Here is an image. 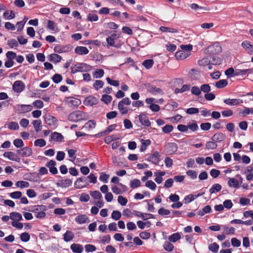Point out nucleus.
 I'll use <instances>...</instances> for the list:
<instances>
[{"instance_id":"nucleus-58","label":"nucleus","mask_w":253,"mask_h":253,"mask_svg":"<svg viewBox=\"0 0 253 253\" xmlns=\"http://www.w3.org/2000/svg\"><path fill=\"white\" fill-rule=\"evenodd\" d=\"M145 186L152 190H155L157 187L156 184L152 180L147 181Z\"/></svg>"},{"instance_id":"nucleus-21","label":"nucleus","mask_w":253,"mask_h":253,"mask_svg":"<svg viewBox=\"0 0 253 253\" xmlns=\"http://www.w3.org/2000/svg\"><path fill=\"white\" fill-rule=\"evenodd\" d=\"M70 248L73 252L75 253H82L84 248L82 245L74 243L70 246Z\"/></svg>"},{"instance_id":"nucleus-59","label":"nucleus","mask_w":253,"mask_h":253,"mask_svg":"<svg viewBox=\"0 0 253 253\" xmlns=\"http://www.w3.org/2000/svg\"><path fill=\"white\" fill-rule=\"evenodd\" d=\"M7 44L10 48H12L13 47L18 46V43L16 40L13 39L9 40L7 41Z\"/></svg>"},{"instance_id":"nucleus-37","label":"nucleus","mask_w":253,"mask_h":253,"mask_svg":"<svg viewBox=\"0 0 253 253\" xmlns=\"http://www.w3.org/2000/svg\"><path fill=\"white\" fill-rule=\"evenodd\" d=\"M228 84V82L226 80L222 79L217 82L215 83V86L217 88H222L225 87Z\"/></svg>"},{"instance_id":"nucleus-24","label":"nucleus","mask_w":253,"mask_h":253,"mask_svg":"<svg viewBox=\"0 0 253 253\" xmlns=\"http://www.w3.org/2000/svg\"><path fill=\"white\" fill-rule=\"evenodd\" d=\"M72 184V181L70 179H66L64 180H61L59 181V183H57L58 185L62 188H67L71 186Z\"/></svg>"},{"instance_id":"nucleus-50","label":"nucleus","mask_w":253,"mask_h":253,"mask_svg":"<svg viewBox=\"0 0 253 253\" xmlns=\"http://www.w3.org/2000/svg\"><path fill=\"white\" fill-rule=\"evenodd\" d=\"M201 91H203L204 93H209L211 90V86L209 84H202L201 87Z\"/></svg>"},{"instance_id":"nucleus-30","label":"nucleus","mask_w":253,"mask_h":253,"mask_svg":"<svg viewBox=\"0 0 253 253\" xmlns=\"http://www.w3.org/2000/svg\"><path fill=\"white\" fill-rule=\"evenodd\" d=\"M50 137L51 139L58 142L61 141L62 139H63V135L60 133L57 132L52 133Z\"/></svg>"},{"instance_id":"nucleus-63","label":"nucleus","mask_w":253,"mask_h":253,"mask_svg":"<svg viewBox=\"0 0 253 253\" xmlns=\"http://www.w3.org/2000/svg\"><path fill=\"white\" fill-rule=\"evenodd\" d=\"M173 129V127L172 125H167L162 128V130L165 133H169L171 132Z\"/></svg>"},{"instance_id":"nucleus-36","label":"nucleus","mask_w":253,"mask_h":253,"mask_svg":"<svg viewBox=\"0 0 253 253\" xmlns=\"http://www.w3.org/2000/svg\"><path fill=\"white\" fill-rule=\"evenodd\" d=\"M160 30L163 32H169L172 33H177L178 31L175 28L167 27L165 26H161L160 28Z\"/></svg>"},{"instance_id":"nucleus-32","label":"nucleus","mask_w":253,"mask_h":253,"mask_svg":"<svg viewBox=\"0 0 253 253\" xmlns=\"http://www.w3.org/2000/svg\"><path fill=\"white\" fill-rule=\"evenodd\" d=\"M221 188L222 186L220 184L215 183L212 185L211 187L209 190V192L211 194L212 193L220 191Z\"/></svg>"},{"instance_id":"nucleus-14","label":"nucleus","mask_w":253,"mask_h":253,"mask_svg":"<svg viewBox=\"0 0 253 253\" xmlns=\"http://www.w3.org/2000/svg\"><path fill=\"white\" fill-rule=\"evenodd\" d=\"M120 37L119 34L115 33H113L111 35L106 39V42L109 46L116 47L115 45V41Z\"/></svg>"},{"instance_id":"nucleus-7","label":"nucleus","mask_w":253,"mask_h":253,"mask_svg":"<svg viewBox=\"0 0 253 253\" xmlns=\"http://www.w3.org/2000/svg\"><path fill=\"white\" fill-rule=\"evenodd\" d=\"M89 185L86 177H79L75 182L74 186L77 189H81Z\"/></svg>"},{"instance_id":"nucleus-11","label":"nucleus","mask_w":253,"mask_h":253,"mask_svg":"<svg viewBox=\"0 0 253 253\" xmlns=\"http://www.w3.org/2000/svg\"><path fill=\"white\" fill-rule=\"evenodd\" d=\"M160 154L158 151H155L153 154L150 155L147 158V161L151 162L155 165H158L160 160Z\"/></svg>"},{"instance_id":"nucleus-22","label":"nucleus","mask_w":253,"mask_h":253,"mask_svg":"<svg viewBox=\"0 0 253 253\" xmlns=\"http://www.w3.org/2000/svg\"><path fill=\"white\" fill-rule=\"evenodd\" d=\"M75 52L79 55H85L88 53L89 50L86 47L79 46L75 48Z\"/></svg>"},{"instance_id":"nucleus-41","label":"nucleus","mask_w":253,"mask_h":253,"mask_svg":"<svg viewBox=\"0 0 253 253\" xmlns=\"http://www.w3.org/2000/svg\"><path fill=\"white\" fill-rule=\"evenodd\" d=\"M141 182L138 179H134L130 181V186L132 188H136L140 186Z\"/></svg>"},{"instance_id":"nucleus-27","label":"nucleus","mask_w":253,"mask_h":253,"mask_svg":"<svg viewBox=\"0 0 253 253\" xmlns=\"http://www.w3.org/2000/svg\"><path fill=\"white\" fill-rule=\"evenodd\" d=\"M166 174V172L165 171H159V172H155L154 175L156 176L155 178V181L158 184H160L162 183L163 181L162 176H164Z\"/></svg>"},{"instance_id":"nucleus-17","label":"nucleus","mask_w":253,"mask_h":253,"mask_svg":"<svg viewBox=\"0 0 253 253\" xmlns=\"http://www.w3.org/2000/svg\"><path fill=\"white\" fill-rule=\"evenodd\" d=\"M226 138V135L222 132L215 133L211 138V140L217 142H221Z\"/></svg>"},{"instance_id":"nucleus-20","label":"nucleus","mask_w":253,"mask_h":253,"mask_svg":"<svg viewBox=\"0 0 253 253\" xmlns=\"http://www.w3.org/2000/svg\"><path fill=\"white\" fill-rule=\"evenodd\" d=\"M75 220L78 224H84L89 222L88 217L85 214L79 215L75 218Z\"/></svg>"},{"instance_id":"nucleus-40","label":"nucleus","mask_w":253,"mask_h":253,"mask_svg":"<svg viewBox=\"0 0 253 253\" xmlns=\"http://www.w3.org/2000/svg\"><path fill=\"white\" fill-rule=\"evenodd\" d=\"M154 64V61L153 59L145 60L142 62V65L147 69H150L152 67Z\"/></svg>"},{"instance_id":"nucleus-38","label":"nucleus","mask_w":253,"mask_h":253,"mask_svg":"<svg viewBox=\"0 0 253 253\" xmlns=\"http://www.w3.org/2000/svg\"><path fill=\"white\" fill-rule=\"evenodd\" d=\"M181 238V236L179 233H175L171 234L169 237V242L175 243L179 240Z\"/></svg>"},{"instance_id":"nucleus-55","label":"nucleus","mask_w":253,"mask_h":253,"mask_svg":"<svg viewBox=\"0 0 253 253\" xmlns=\"http://www.w3.org/2000/svg\"><path fill=\"white\" fill-rule=\"evenodd\" d=\"M211 61L208 58H204L198 61V64L200 66H206L209 65Z\"/></svg>"},{"instance_id":"nucleus-18","label":"nucleus","mask_w":253,"mask_h":253,"mask_svg":"<svg viewBox=\"0 0 253 253\" xmlns=\"http://www.w3.org/2000/svg\"><path fill=\"white\" fill-rule=\"evenodd\" d=\"M224 103L228 105H237L243 103V100L241 99H225L223 100Z\"/></svg>"},{"instance_id":"nucleus-23","label":"nucleus","mask_w":253,"mask_h":253,"mask_svg":"<svg viewBox=\"0 0 253 253\" xmlns=\"http://www.w3.org/2000/svg\"><path fill=\"white\" fill-rule=\"evenodd\" d=\"M48 60L54 63H57L61 61L62 57L57 54H51L48 56Z\"/></svg>"},{"instance_id":"nucleus-61","label":"nucleus","mask_w":253,"mask_h":253,"mask_svg":"<svg viewBox=\"0 0 253 253\" xmlns=\"http://www.w3.org/2000/svg\"><path fill=\"white\" fill-rule=\"evenodd\" d=\"M166 47L168 51L171 52H174L176 49V46L174 44L170 43V42H168L166 45Z\"/></svg>"},{"instance_id":"nucleus-54","label":"nucleus","mask_w":253,"mask_h":253,"mask_svg":"<svg viewBox=\"0 0 253 253\" xmlns=\"http://www.w3.org/2000/svg\"><path fill=\"white\" fill-rule=\"evenodd\" d=\"M191 93L196 96H199L201 93V88L196 86H192L191 88Z\"/></svg>"},{"instance_id":"nucleus-10","label":"nucleus","mask_w":253,"mask_h":253,"mask_svg":"<svg viewBox=\"0 0 253 253\" xmlns=\"http://www.w3.org/2000/svg\"><path fill=\"white\" fill-rule=\"evenodd\" d=\"M16 152L17 154H19L23 157H29L33 154L32 149L28 147H23L20 149L17 150Z\"/></svg>"},{"instance_id":"nucleus-12","label":"nucleus","mask_w":253,"mask_h":253,"mask_svg":"<svg viewBox=\"0 0 253 253\" xmlns=\"http://www.w3.org/2000/svg\"><path fill=\"white\" fill-rule=\"evenodd\" d=\"M71 50V48L69 45H57L54 47V52L58 53L68 52Z\"/></svg>"},{"instance_id":"nucleus-31","label":"nucleus","mask_w":253,"mask_h":253,"mask_svg":"<svg viewBox=\"0 0 253 253\" xmlns=\"http://www.w3.org/2000/svg\"><path fill=\"white\" fill-rule=\"evenodd\" d=\"M228 185L229 187L237 188L239 187V181L234 178H229Z\"/></svg>"},{"instance_id":"nucleus-52","label":"nucleus","mask_w":253,"mask_h":253,"mask_svg":"<svg viewBox=\"0 0 253 253\" xmlns=\"http://www.w3.org/2000/svg\"><path fill=\"white\" fill-rule=\"evenodd\" d=\"M25 18H26V17H25ZM27 20H28V18H26V19L24 18V19L23 20L18 22L17 23L16 26L17 27L18 31H20L23 29L24 26Z\"/></svg>"},{"instance_id":"nucleus-42","label":"nucleus","mask_w":253,"mask_h":253,"mask_svg":"<svg viewBox=\"0 0 253 253\" xmlns=\"http://www.w3.org/2000/svg\"><path fill=\"white\" fill-rule=\"evenodd\" d=\"M217 147V144L212 140L211 141H208L206 144V148L207 149H214Z\"/></svg>"},{"instance_id":"nucleus-13","label":"nucleus","mask_w":253,"mask_h":253,"mask_svg":"<svg viewBox=\"0 0 253 253\" xmlns=\"http://www.w3.org/2000/svg\"><path fill=\"white\" fill-rule=\"evenodd\" d=\"M99 102V100L96 97L93 96H89L85 98L84 100V104L86 106H93L97 104Z\"/></svg>"},{"instance_id":"nucleus-26","label":"nucleus","mask_w":253,"mask_h":253,"mask_svg":"<svg viewBox=\"0 0 253 253\" xmlns=\"http://www.w3.org/2000/svg\"><path fill=\"white\" fill-rule=\"evenodd\" d=\"M10 219L13 221H19L23 220V217L20 213L14 211L10 213Z\"/></svg>"},{"instance_id":"nucleus-6","label":"nucleus","mask_w":253,"mask_h":253,"mask_svg":"<svg viewBox=\"0 0 253 253\" xmlns=\"http://www.w3.org/2000/svg\"><path fill=\"white\" fill-rule=\"evenodd\" d=\"M44 122L48 126L51 127H55L56 126L58 120L54 116L50 115H46L44 117Z\"/></svg>"},{"instance_id":"nucleus-43","label":"nucleus","mask_w":253,"mask_h":253,"mask_svg":"<svg viewBox=\"0 0 253 253\" xmlns=\"http://www.w3.org/2000/svg\"><path fill=\"white\" fill-rule=\"evenodd\" d=\"M90 195L94 199L101 200L102 198L101 194L98 191H94L90 192Z\"/></svg>"},{"instance_id":"nucleus-28","label":"nucleus","mask_w":253,"mask_h":253,"mask_svg":"<svg viewBox=\"0 0 253 253\" xmlns=\"http://www.w3.org/2000/svg\"><path fill=\"white\" fill-rule=\"evenodd\" d=\"M141 145L140 148V152H143L146 150L147 147L149 146L151 144V141L150 139L144 140L142 139L141 140Z\"/></svg>"},{"instance_id":"nucleus-62","label":"nucleus","mask_w":253,"mask_h":253,"mask_svg":"<svg viewBox=\"0 0 253 253\" xmlns=\"http://www.w3.org/2000/svg\"><path fill=\"white\" fill-rule=\"evenodd\" d=\"M111 217L116 220H119L121 217V213L118 211H114L111 214Z\"/></svg>"},{"instance_id":"nucleus-35","label":"nucleus","mask_w":253,"mask_h":253,"mask_svg":"<svg viewBox=\"0 0 253 253\" xmlns=\"http://www.w3.org/2000/svg\"><path fill=\"white\" fill-rule=\"evenodd\" d=\"M33 125L37 132H39L42 129V121L41 120H34Z\"/></svg>"},{"instance_id":"nucleus-56","label":"nucleus","mask_w":253,"mask_h":253,"mask_svg":"<svg viewBox=\"0 0 253 253\" xmlns=\"http://www.w3.org/2000/svg\"><path fill=\"white\" fill-rule=\"evenodd\" d=\"M96 123L94 120H89L85 124L84 127L89 129H92L95 127Z\"/></svg>"},{"instance_id":"nucleus-3","label":"nucleus","mask_w":253,"mask_h":253,"mask_svg":"<svg viewBox=\"0 0 253 253\" xmlns=\"http://www.w3.org/2000/svg\"><path fill=\"white\" fill-rule=\"evenodd\" d=\"M91 69V66L84 63H78L71 68V73L75 74L79 72H87Z\"/></svg>"},{"instance_id":"nucleus-44","label":"nucleus","mask_w":253,"mask_h":253,"mask_svg":"<svg viewBox=\"0 0 253 253\" xmlns=\"http://www.w3.org/2000/svg\"><path fill=\"white\" fill-rule=\"evenodd\" d=\"M163 247L168 252H171L174 249V246L169 242H165Z\"/></svg>"},{"instance_id":"nucleus-45","label":"nucleus","mask_w":253,"mask_h":253,"mask_svg":"<svg viewBox=\"0 0 253 253\" xmlns=\"http://www.w3.org/2000/svg\"><path fill=\"white\" fill-rule=\"evenodd\" d=\"M112 100V97L110 95L103 94L102 96L101 100L104 102L106 104H109Z\"/></svg>"},{"instance_id":"nucleus-60","label":"nucleus","mask_w":253,"mask_h":253,"mask_svg":"<svg viewBox=\"0 0 253 253\" xmlns=\"http://www.w3.org/2000/svg\"><path fill=\"white\" fill-rule=\"evenodd\" d=\"M194 200H195V197L194 196V195L189 194V195L186 196L184 197L183 201L185 204H188V203H190V202H192Z\"/></svg>"},{"instance_id":"nucleus-53","label":"nucleus","mask_w":253,"mask_h":253,"mask_svg":"<svg viewBox=\"0 0 253 253\" xmlns=\"http://www.w3.org/2000/svg\"><path fill=\"white\" fill-rule=\"evenodd\" d=\"M6 57L8 60H13L16 57V53L12 51H8L6 53Z\"/></svg>"},{"instance_id":"nucleus-33","label":"nucleus","mask_w":253,"mask_h":253,"mask_svg":"<svg viewBox=\"0 0 253 253\" xmlns=\"http://www.w3.org/2000/svg\"><path fill=\"white\" fill-rule=\"evenodd\" d=\"M66 99L67 101L73 106H78L81 104V101L78 98L69 97H67Z\"/></svg>"},{"instance_id":"nucleus-51","label":"nucleus","mask_w":253,"mask_h":253,"mask_svg":"<svg viewBox=\"0 0 253 253\" xmlns=\"http://www.w3.org/2000/svg\"><path fill=\"white\" fill-rule=\"evenodd\" d=\"M104 71L103 69H96L94 73V76L96 78H101L104 75Z\"/></svg>"},{"instance_id":"nucleus-19","label":"nucleus","mask_w":253,"mask_h":253,"mask_svg":"<svg viewBox=\"0 0 253 253\" xmlns=\"http://www.w3.org/2000/svg\"><path fill=\"white\" fill-rule=\"evenodd\" d=\"M3 156L10 160L20 162V158L18 157L13 152L8 151L3 154Z\"/></svg>"},{"instance_id":"nucleus-4","label":"nucleus","mask_w":253,"mask_h":253,"mask_svg":"<svg viewBox=\"0 0 253 253\" xmlns=\"http://www.w3.org/2000/svg\"><path fill=\"white\" fill-rule=\"evenodd\" d=\"M207 52L210 54H218L222 51V48L218 42H215L211 45L209 46L207 49Z\"/></svg>"},{"instance_id":"nucleus-46","label":"nucleus","mask_w":253,"mask_h":253,"mask_svg":"<svg viewBox=\"0 0 253 253\" xmlns=\"http://www.w3.org/2000/svg\"><path fill=\"white\" fill-rule=\"evenodd\" d=\"M34 145L36 146L42 147L46 145V141L42 138L38 139L35 141Z\"/></svg>"},{"instance_id":"nucleus-64","label":"nucleus","mask_w":253,"mask_h":253,"mask_svg":"<svg viewBox=\"0 0 253 253\" xmlns=\"http://www.w3.org/2000/svg\"><path fill=\"white\" fill-rule=\"evenodd\" d=\"M53 81L56 83L58 84L61 82L62 80V77L61 75L58 74H55L53 75L52 78Z\"/></svg>"},{"instance_id":"nucleus-34","label":"nucleus","mask_w":253,"mask_h":253,"mask_svg":"<svg viewBox=\"0 0 253 253\" xmlns=\"http://www.w3.org/2000/svg\"><path fill=\"white\" fill-rule=\"evenodd\" d=\"M74 233L71 231H67L64 234V240L65 242H69L74 238Z\"/></svg>"},{"instance_id":"nucleus-25","label":"nucleus","mask_w":253,"mask_h":253,"mask_svg":"<svg viewBox=\"0 0 253 253\" xmlns=\"http://www.w3.org/2000/svg\"><path fill=\"white\" fill-rule=\"evenodd\" d=\"M242 46L247 50L248 53L252 54L253 53V45L248 41H244L242 43Z\"/></svg>"},{"instance_id":"nucleus-5","label":"nucleus","mask_w":253,"mask_h":253,"mask_svg":"<svg viewBox=\"0 0 253 253\" xmlns=\"http://www.w3.org/2000/svg\"><path fill=\"white\" fill-rule=\"evenodd\" d=\"M165 152L169 155H172L175 153L177 149V145L173 142L168 143L164 146Z\"/></svg>"},{"instance_id":"nucleus-15","label":"nucleus","mask_w":253,"mask_h":253,"mask_svg":"<svg viewBox=\"0 0 253 253\" xmlns=\"http://www.w3.org/2000/svg\"><path fill=\"white\" fill-rule=\"evenodd\" d=\"M148 90L153 95L163 94L164 92L162 89L153 85L149 84L147 86Z\"/></svg>"},{"instance_id":"nucleus-8","label":"nucleus","mask_w":253,"mask_h":253,"mask_svg":"<svg viewBox=\"0 0 253 253\" xmlns=\"http://www.w3.org/2000/svg\"><path fill=\"white\" fill-rule=\"evenodd\" d=\"M25 88L24 83L20 80L15 81L12 86L13 90L17 93H20L23 91Z\"/></svg>"},{"instance_id":"nucleus-9","label":"nucleus","mask_w":253,"mask_h":253,"mask_svg":"<svg viewBox=\"0 0 253 253\" xmlns=\"http://www.w3.org/2000/svg\"><path fill=\"white\" fill-rule=\"evenodd\" d=\"M33 109L31 105L19 104L16 106V110L18 113L22 114L29 112Z\"/></svg>"},{"instance_id":"nucleus-57","label":"nucleus","mask_w":253,"mask_h":253,"mask_svg":"<svg viewBox=\"0 0 253 253\" xmlns=\"http://www.w3.org/2000/svg\"><path fill=\"white\" fill-rule=\"evenodd\" d=\"M13 144L16 148H20L24 146V142L21 139L17 138L13 141Z\"/></svg>"},{"instance_id":"nucleus-49","label":"nucleus","mask_w":253,"mask_h":253,"mask_svg":"<svg viewBox=\"0 0 253 253\" xmlns=\"http://www.w3.org/2000/svg\"><path fill=\"white\" fill-rule=\"evenodd\" d=\"M20 239L24 242H27L30 239V235L27 232H24L20 235Z\"/></svg>"},{"instance_id":"nucleus-47","label":"nucleus","mask_w":253,"mask_h":253,"mask_svg":"<svg viewBox=\"0 0 253 253\" xmlns=\"http://www.w3.org/2000/svg\"><path fill=\"white\" fill-rule=\"evenodd\" d=\"M77 152L76 150L74 149H68V153L69 155V157L71 158L70 161L72 162H74L76 158V153Z\"/></svg>"},{"instance_id":"nucleus-29","label":"nucleus","mask_w":253,"mask_h":253,"mask_svg":"<svg viewBox=\"0 0 253 253\" xmlns=\"http://www.w3.org/2000/svg\"><path fill=\"white\" fill-rule=\"evenodd\" d=\"M189 54L183 50H179L176 52L175 57L177 59L182 60L187 58Z\"/></svg>"},{"instance_id":"nucleus-1","label":"nucleus","mask_w":253,"mask_h":253,"mask_svg":"<svg viewBox=\"0 0 253 253\" xmlns=\"http://www.w3.org/2000/svg\"><path fill=\"white\" fill-rule=\"evenodd\" d=\"M87 119L86 113L81 111L76 110L71 113L68 117L69 121L73 122H77Z\"/></svg>"},{"instance_id":"nucleus-39","label":"nucleus","mask_w":253,"mask_h":253,"mask_svg":"<svg viewBox=\"0 0 253 253\" xmlns=\"http://www.w3.org/2000/svg\"><path fill=\"white\" fill-rule=\"evenodd\" d=\"M219 248V245L215 242L210 244L208 247L209 250L214 253L218 252Z\"/></svg>"},{"instance_id":"nucleus-16","label":"nucleus","mask_w":253,"mask_h":253,"mask_svg":"<svg viewBox=\"0 0 253 253\" xmlns=\"http://www.w3.org/2000/svg\"><path fill=\"white\" fill-rule=\"evenodd\" d=\"M138 118L139 122L142 125L146 126H149L151 125V122L148 119V117L143 113H141L138 116Z\"/></svg>"},{"instance_id":"nucleus-48","label":"nucleus","mask_w":253,"mask_h":253,"mask_svg":"<svg viewBox=\"0 0 253 253\" xmlns=\"http://www.w3.org/2000/svg\"><path fill=\"white\" fill-rule=\"evenodd\" d=\"M15 185L17 187H20L21 188L29 187L30 186L29 183L25 181H18Z\"/></svg>"},{"instance_id":"nucleus-2","label":"nucleus","mask_w":253,"mask_h":253,"mask_svg":"<svg viewBox=\"0 0 253 253\" xmlns=\"http://www.w3.org/2000/svg\"><path fill=\"white\" fill-rule=\"evenodd\" d=\"M46 210V206L41 205L33 206L29 211L35 213V216L37 218H43L46 216L45 211Z\"/></svg>"}]
</instances>
